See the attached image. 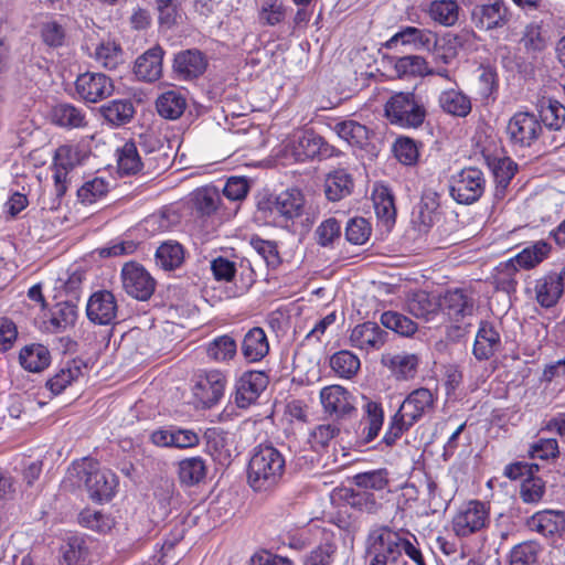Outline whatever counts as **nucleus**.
Returning <instances> with one entry per match:
<instances>
[{"label": "nucleus", "mask_w": 565, "mask_h": 565, "mask_svg": "<svg viewBox=\"0 0 565 565\" xmlns=\"http://www.w3.org/2000/svg\"><path fill=\"white\" fill-rule=\"evenodd\" d=\"M334 147L328 145L322 137L312 130L296 132L287 146V152L298 162L334 156Z\"/></svg>", "instance_id": "7"}, {"label": "nucleus", "mask_w": 565, "mask_h": 565, "mask_svg": "<svg viewBox=\"0 0 565 565\" xmlns=\"http://www.w3.org/2000/svg\"><path fill=\"white\" fill-rule=\"evenodd\" d=\"M52 121L63 128L78 129L87 126L86 115L83 109L63 103L53 107Z\"/></svg>", "instance_id": "32"}, {"label": "nucleus", "mask_w": 565, "mask_h": 565, "mask_svg": "<svg viewBox=\"0 0 565 565\" xmlns=\"http://www.w3.org/2000/svg\"><path fill=\"white\" fill-rule=\"evenodd\" d=\"M330 366L340 377L351 379L360 370L361 362L351 351L341 350L331 356Z\"/></svg>", "instance_id": "50"}, {"label": "nucleus", "mask_w": 565, "mask_h": 565, "mask_svg": "<svg viewBox=\"0 0 565 565\" xmlns=\"http://www.w3.org/2000/svg\"><path fill=\"white\" fill-rule=\"evenodd\" d=\"M206 466L202 458H186L179 463L180 481L186 486L199 483L205 478Z\"/></svg>", "instance_id": "52"}, {"label": "nucleus", "mask_w": 565, "mask_h": 565, "mask_svg": "<svg viewBox=\"0 0 565 565\" xmlns=\"http://www.w3.org/2000/svg\"><path fill=\"white\" fill-rule=\"evenodd\" d=\"M324 413L337 419L350 417L356 409L354 397L341 385H329L320 391Z\"/></svg>", "instance_id": "14"}, {"label": "nucleus", "mask_w": 565, "mask_h": 565, "mask_svg": "<svg viewBox=\"0 0 565 565\" xmlns=\"http://www.w3.org/2000/svg\"><path fill=\"white\" fill-rule=\"evenodd\" d=\"M519 269L520 267L512 258L500 263L495 267L494 274L497 288L507 292L514 291L518 284L516 276L519 274Z\"/></svg>", "instance_id": "54"}, {"label": "nucleus", "mask_w": 565, "mask_h": 565, "mask_svg": "<svg viewBox=\"0 0 565 565\" xmlns=\"http://www.w3.org/2000/svg\"><path fill=\"white\" fill-rule=\"evenodd\" d=\"M226 382V375L218 370L200 373L192 388L193 396L203 408H211L223 397Z\"/></svg>", "instance_id": "10"}, {"label": "nucleus", "mask_w": 565, "mask_h": 565, "mask_svg": "<svg viewBox=\"0 0 565 565\" xmlns=\"http://www.w3.org/2000/svg\"><path fill=\"white\" fill-rule=\"evenodd\" d=\"M268 385V376L262 371H247L236 383L235 403L239 408H246L257 401Z\"/></svg>", "instance_id": "17"}, {"label": "nucleus", "mask_w": 565, "mask_h": 565, "mask_svg": "<svg viewBox=\"0 0 565 565\" xmlns=\"http://www.w3.org/2000/svg\"><path fill=\"white\" fill-rule=\"evenodd\" d=\"M191 201L200 215L210 216L221 203L220 191L215 186L199 188L191 194Z\"/></svg>", "instance_id": "44"}, {"label": "nucleus", "mask_w": 565, "mask_h": 565, "mask_svg": "<svg viewBox=\"0 0 565 565\" xmlns=\"http://www.w3.org/2000/svg\"><path fill=\"white\" fill-rule=\"evenodd\" d=\"M156 108L161 117L170 120L178 119L186 108L185 96L179 90H167L158 96Z\"/></svg>", "instance_id": "34"}, {"label": "nucleus", "mask_w": 565, "mask_h": 565, "mask_svg": "<svg viewBox=\"0 0 565 565\" xmlns=\"http://www.w3.org/2000/svg\"><path fill=\"white\" fill-rule=\"evenodd\" d=\"M78 317L77 306L72 301L57 302L49 320L52 332H61L75 324Z\"/></svg>", "instance_id": "43"}, {"label": "nucleus", "mask_w": 565, "mask_h": 565, "mask_svg": "<svg viewBox=\"0 0 565 565\" xmlns=\"http://www.w3.org/2000/svg\"><path fill=\"white\" fill-rule=\"evenodd\" d=\"M535 299L543 308L557 305L564 294V286L559 281L557 271H548L537 278L534 285Z\"/></svg>", "instance_id": "22"}, {"label": "nucleus", "mask_w": 565, "mask_h": 565, "mask_svg": "<svg viewBox=\"0 0 565 565\" xmlns=\"http://www.w3.org/2000/svg\"><path fill=\"white\" fill-rule=\"evenodd\" d=\"M354 188L352 175L345 169H335L326 175L323 190L331 202H339L349 196Z\"/></svg>", "instance_id": "28"}, {"label": "nucleus", "mask_w": 565, "mask_h": 565, "mask_svg": "<svg viewBox=\"0 0 565 565\" xmlns=\"http://www.w3.org/2000/svg\"><path fill=\"white\" fill-rule=\"evenodd\" d=\"M72 484L85 488L89 498L97 501L109 500L115 493L116 476L109 470L100 469L97 461L84 459L68 469Z\"/></svg>", "instance_id": "3"}, {"label": "nucleus", "mask_w": 565, "mask_h": 565, "mask_svg": "<svg viewBox=\"0 0 565 565\" xmlns=\"http://www.w3.org/2000/svg\"><path fill=\"white\" fill-rule=\"evenodd\" d=\"M444 309L450 320L461 322L472 317L473 299L461 289L449 290L444 297Z\"/></svg>", "instance_id": "25"}, {"label": "nucleus", "mask_w": 565, "mask_h": 565, "mask_svg": "<svg viewBox=\"0 0 565 565\" xmlns=\"http://www.w3.org/2000/svg\"><path fill=\"white\" fill-rule=\"evenodd\" d=\"M237 342L230 334L214 338L206 343L205 352L209 360L216 363H227L237 355Z\"/></svg>", "instance_id": "33"}, {"label": "nucleus", "mask_w": 565, "mask_h": 565, "mask_svg": "<svg viewBox=\"0 0 565 565\" xmlns=\"http://www.w3.org/2000/svg\"><path fill=\"white\" fill-rule=\"evenodd\" d=\"M550 36L540 23L532 22L524 28L520 43L532 56L542 53L548 45Z\"/></svg>", "instance_id": "40"}, {"label": "nucleus", "mask_w": 565, "mask_h": 565, "mask_svg": "<svg viewBox=\"0 0 565 565\" xmlns=\"http://www.w3.org/2000/svg\"><path fill=\"white\" fill-rule=\"evenodd\" d=\"M383 363L399 380L414 379L419 365V358L413 353H398L383 358Z\"/></svg>", "instance_id": "36"}, {"label": "nucleus", "mask_w": 565, "mask_h": 565, "mask_svg": "<svg viewBox=\"0 0 565 565\" xmlns=\"http://www.w3.org/2000/svg\"><path fill=\"white\" fill-rule=\"evenodd\" d=\"M541 545L526 541L515 545L510 552L509 565H536Z\"/></svg>", "instance_id": "58"}, {"label": "nucleus", "mask_w": 565, "mask_h": 565, "mask_svg": "<svg viewBox=\"0 0 565 565\" xmlns=\"http://www.w3.org/2000/svg\"><path fill=\"white\" fill-rule=\"evenodd\" d=\"M552 245L543 239L524 247L512 259L522 269H533L550 257Z\"/></svg>", "instance_id": "30"}, {"label": "nucleus", "mask_w": 565, "mask_h": 565, "mask_svg": "<svg viewBox=\"0 0 565 565\" xmlns=\"http://www.w3.org/2000/svg\"><path fill=\"white\" fill-rule=\"evenodd\" d=\"M286 8L280 0H264L258 9L262 25L275 26L286 18Z\"/></svg>", "instance_id": "59"}, {"label": "nucleus", "mask_w": 565, "mask_h": 565, "mask_svg": "<svg viewBox=\"0 0 565 565\" xmlns=\"http://www.w3.org/2000/svg\"><path fill=\"white\" fill-rule=\"evenodd\" d=\"M207 67V58L198 49L184 50L175 54L173 72L181 79L189 81L200 77Z\"/></svg>", "instance_id": "20"}, {"label": "nucleus", "mask_w": 565, "mask_h": 565, "mask_svg": "<svg viewBox=\"0 0 565 565\" xmlns=\"http://www.w3.org/2000/svg\"><path fill=\"white\" fill-rule=\"evenodd\" d=\"M487 180L478 168H465L450 179L449 193L460 204L477 202L486 190Z\"/></svg>", "instance_id": "6"}, {"label": "nucleus", "mask_w": 565, "mask_h": 565, "mask_svg": "<svg viewBox=\"0 0 565 565\" xmlns=\"http://www.w3.org/2000/svg\"><path fill=\"white\" fill-rule=\"evenodd\" d=\"M388 333L376 322L365 321L356 324L350 332L349 343L351 347L366 353L381 350Z\"/></svg>", "instance_id": "16"}, {"label": "nucleus", "mask_w": 565, "mask_h": 565, "mask_svg": "<svg viewBox=\"0 0 565 565\" xmlns=\"http://www.w3.org/2000/svg\"><path fill=\"white\" fill-rule=\"evenodd\" d=\"M75 90L79 99L96 104L113 95L114 81L104 73L85 72L77 76Z\"/></svg>", "instance_id": "9"}, {"label": "nucleus", "mask_w": 565, "mask_h": 565, "mask_svg": "<svg viewBox=\"0 0 565 565\" xmlns=\"http://www.w3.org/2000/svg\"><path fill=\"white\" fill-rule=\"evenodd\" d=\"M384 423V411L380 403L369 401L364 405V416L362 419V438L364 443H371L374 440L383 426Z\"/></svg>", "instance_id": "38"}, {"label": "nucleus", "mask_w": 565, "mask_h": 565, "mask_svg": "<svg viewBox=\"0 0 565 565\" xmlns=\"http://www.w3.org/2000/svg\"><path fill=\"white\" fill-rule=\"evenodd\" d=\"M430 19L444 26H452L459 19V6L455 0H434L428 8Z\"/></svg>", "instance_id": "47"}, {"label": "nucleus", "mask_w": 565, "mask_h": 565, "mask_svg": "<svg viewBox=\"0 0 565 565\" xmlns=\"http://www.w3.org/2000/svg\"><path fill=\"white\" fill-rule=\"evenodd\" d=\"M306 207V199L299 189H288L279 193L271 211L282 216L286 221H292L300 217Z\"/></svg>", "instance_id": "23"}, {"label": "nucleus", "mask_w": 565, "mask_h": 565, "mask_svg": "<svg viewBox=\"0 0 565 565\" xmlns=\"http://www.w3.org/2000/svg\"><path fill=\"white\" fill-rule=\"evenodd\" d=\"M121 282L124 290L140 301L148 300L154 292L156 280L138 263L130 262L121 269Z\"/></svg>", "instance_id": "11"}, {"label": "nucleus", "mask_w": 565, "mask_h": 565, "mask_svg": "<svg viewBox=\"0 0 565 565\" xmlns=\"http://www.w3.org/2000/svg\"><path fill=\"white\" fill-rule=\"evenodd\" d=\"M381 323L403 337H412L417 331V324L412 319L396 311L383 312Z\"/></svg>", "instance_id": "55"}, {"label": "nucleus", "mask_w": 565, "mask_h": 565, "mask_svg": "<svg viewBox=\"0 0 565 565\" xmlns=\"http://www.w3.org/2000/svg\"><path fill=\"white\" fill-rule=\"evenodd\" d=\"M489 164L497 184L495 196H502L518 170V164L509 157L494 158Z\"/></svg>", "instance_id": "42"}, {"label": "nucleus", "mask_w": 565, "mask_h": 565, "mask_svg": "<svg viewBox=\"0 0 565 565\" xmlns=\"http://www.w3.org/2000/svg\"><path fill=\"white\" fill-rule=\"evenodd\" d=\"M92 56L100 66L114 70L122 62V50L115 41H103Z\"/></svg>", "instance_id": "49"}, {"label": "nucleus", "mask_w": 565, "mask_h": 565, "mask_svg": "<svg viewBox=\"0 0 565 565\" xmlns=\"http://www.w3.org/2000/svg\"><path fill=\"white\" fill-rule=\"evenodd\" d=\"M163 53L160 46H154L140 55L135 62L136 76L145 82L159 79L162 74Z\"/></svg>", "instance_id": "24"}, {"label": "nucleus", "mask_w": 565, "mask_h": 565, "mask_svg": "<svg viewBox=\"0 0 565 565\" xmlns=\"http://www.w3.org/2000/svg\"><path fill=\"white\" fill-rule=\"evenodd\" d=\"M185 257L184 247L177 241H166L160 244L156 252V262L164 270L179 268Z\"/></svg>", "instance_id": "39"}, {"label": "nucleus", "mask_w": 565, "mask_h": 565, "mask_svg": "<svg viewBox=\"0 0 565 565\" xmlns=\"http://www.w3.org/2000/svg\"><path fill=\"white\" fill-rule=\"evenodd\" d=\"M436 43H431L427 52L430 53L435 64L449 65L458 55V50L462 46V38L458 34L446 33L438 36L435 33Z\"/></svg>", "instance_id": "26"}, {"label": "nucleus", "mask_w": 565, "mask_h": 565, "mask_svg": "<svg viewBox=\"0 0 565 565\" xmlns=\"http://www.w3.org/2000/svg\"><path fill=\"white\" fill-rule=\"evenodd\" d=\"M354 484L366 491H382L388 483V472L386 469H376L358 473L353 477Z\"/></svg>", "instance_id": "56"}, {"label": "nucleus", "mask_w": 565, "mask_h": 565, "mask_svg": "<svg viewBox=\"0 0 565 565\" xmlns=\"http://www.w3.org/2000/svg\"><path fill=\"white\" fill-rule=\"evenodd\" d=\"M431 43H436L435 32L416 26L402 28L387 42L386 47L395 49L398 44L409 46L415 51H428Z\"/></svg>", "instance_id": "21"}, {"label": "nucleus", "mask_w": 565, "mask_h": 565, "mask_svg": "<svg viewBox=\"0 0 565 565\" xmlns=\"http://www.w3.org/2000/svg\"><path fill=\"white\" fill-rule=\"evenodd\" d=\"M117 168L121 175L137 174L142 170L143 163L135 142H126L118 149Z\"/></svg>", "instance_id": "48"}, {"label": "nucleus", "mask_w": 565, "mask_h": 565, "mask_svg": "<svg viewBox=\"0 0 565 565\" xmlns=\"http://www.w3.org/2000/svg\"><path fill=\"white\" fill-rule=\"evenodd\" d=\"M525 525L544 537H559L565 532V513L556 510H543L530 516Z\"/></svg>", "instance_id": "18"}, {"label": "nucleus", "mask_w": 565, "mask_h": 565, "mask_svg": "<svg viewBox=\"0 0 565 565\" xmlns=\"http://www.w3.org/2000/svg\"><path fill=\"white\" fill-rule=\"evenodd\" d=\"M371 225L364 217H353L345 226V238L354 245H363L370 238Z\"/></svg>", "instance_id": "64"}, {"label": "nucleus", "mask_w": 565, "mask_h": 565, "mask_svg": "<svg viewBox=\"0 0 565 565\" xmlns=\"http://www.w3.org/2000/svg\"><path fill=\"white\" fill-rule=\"evenodd\" d=\"M88 557L89 546L82 535L68 536L61 546V565H85Z\"/></svg>", "instance_id": "29"}, {"label": "nucleus", "mask_w": 565, "mask_h": 565, "mask_svg": "<svg viewBox=\"0 0 565 565\" xmlns=\"http://www.w3.org/2000/svg\"><path fill=\"white\" fill-rule=\"evenodd\" d=\"M502 349L499 331L489 321H481L477 331L472 354L478 361H488Z\"/></svg>", "instance_id": "19"}, {"label": "nucleus", "mask_w": 565, "mask_h": 565, "mask_svg": "<svg viewBox=\"0 0 565 565\" xmlns=\"http://www.w3.org/2000/svg\"><path fill=\"white\" fill-rule=\"evenodd\" d=\"M408 532L374 524L366 536L367 565H397L407 555L416 565H426L422 552L408 539Z\"/></svg>", "instance_id": "1"}, {"label": "nucleus", "mask_w": 565, "mask_h": 565, "mask_svg": "<svg viewBox=\"0 0 565 565\" xmlns=\"http://www.w3.org/2000/svg\"><path fill=\"white\" fill-rule=\"evenodd\" d=\"M437 395L426 387L412 391L403 401L397 412L413 425L435 412Z\"/></svg>", "instance_id": "13"}, {"label": "nucleus", "mask_w": 565, "mask_h": 565, "mask_svg": "<svg viewBox=\"0 0 565 565\" xmlns=\"http://www.w3.org/2000/svg\"><path fill=\"white\" fill-rule=\"evenodd\" d=\"M108 190L109 184L105 179L94 178L77 190V196L83 204L89 205L103 199Z\"/></svg>", "instance_id": "60"}, {"label": "nucleus", "mask_w": 565, "mask_h": 565, "mask_svg": "<svg viewBox=\"0 0 565 565\" xmlns=\"http://www.w3.org/2000/svg\"><path fill=\"white\" fill-rule=\"evenodd\" d=\"M284 455L271 445L254 448L247 468L248 484L255 491H266L275 487L285 472Z\"/></svg>", "instance_id": "2"}, {"label": "nucleus", "mask_w": 565, "mask_h": 565, "mask_svg": "<svg viewBox=\"0 0 565 565\" xmlns=\"http://www.w3.org/2000/svg\"><path fill=\"white\" fill-rule=\"evenodd\" d=\"M345 502L360 512L376 514L382 509V502L371 491L358 488V490H347Z\"/></svg>", "instance_id": "45"}, {"label": "nucleus", "mask_w": 565, "mask_h": 565, "mask_svg": "<svg viewBox=\"0 0 565 565\" xmlns=\"http://www.w3.org/2000/svg\"><path fill=\"white\" fill-rule=\"evenodd\" d=\"M441 109L452 116L466 117L471 111L470 98L458 89H446L440 93L438 98Z\"/></svg>", "instance_id": "37"}, {"label": "nucleus", "mask_w": 565, "mask_h": 565, "mask_svg": "<svg viewBox=\"0 0 565 565\" xmlns=\"http://www.w3.org/2000/svg\"><path fill=\"white\" fill-rule=\"evenodd\" d=\"M543 127L537 116L530 111H518L509 120L507 135L514 147L530 148L541 137Z\"/></svg>", "instance_id": "8"}, {"label": "nucleus", "mask_w": 565, "mask_h": 565, "mask_svg": "<svg viewBox=\"0 0 565 565\" xmlns=\"http://www.w3.org/2000/svg\"><path fill=\"white\" fill-rule=\"evenodd\" d=\"M373 201L377 218L390 228L396 217L393 195L386 189H382L375 193Z\"/></svg>", "instance_id": "53"}, {"label": "nucleus", "mask_w": 565, "mask_h": 565, "mask_svg": "<svg viewBox=\"0 0 565 565\" xmlns=\"http://www.w3.org/2000/svg\"><path fill=\"white\" fill-rule=\"evenodd\" d=\"M78 521L83 526L99 533L108 532L114 525V520L109 515L93 509L83 510Z\"/></svg>", "instance_id": "61"}, {"label": "nucleus", "mask_w": 565, "mask_h": 565, "mask_svg": "<svg viewBox=\"0 0 565 565\" xmlns=\"http://www.w3.org/2000/svg\"><path fill=\"white\" fill-rule=\"evenodd\" d=\"M333 130L349 145L359 148H363L370 137V131L366 126L351 119L337 122Z\"/></svg>", "instance_id": "41"}, {"label": "nucleus", "mask_w": 565, "mask_h": 565, "mask_svg": "<svg viewBox=\"0 0 565 565\" xmlns=\"http://www.w3.org/2000/svg\"><path fill=\"white\" fill-rule=\"evenodd\" d=\"M490 523V505L470 500L460 505L452 518L451 527L458 537H468L486 529Z\"/></svg>", "instance_id": "5"}, {"label": "nucleus", "mask_w": 565, "mask_h": 565, "mask_svg": "<svg viewBox=\"0 0 565 565\" xmlns=\"http://www.w3.org/2000/svg\"><path fill=\"white\" fill-rule=\"evenodd\" d=\"M545 491V482L541 478L529 477L522 481L519 497L526 504H537Z\"/></svg>", "instance_id": "62"}, {"label": "nucleus", "mask_w": 565, "mask_h": 565, "mask_svg": "<svg viewBox=\"0 0 565 565\" xmlns=\"http://www.w3.org/2000/svg\"><path fill=\"white\" fill-rule=\"evenodd\" d=\"M82 375L81 366L75 362H67L53 377L46 382L47 388L54 394H61L68 385Z\"/></svg>", "instance_id": "51"}, {"label": "nucleus", "mask_w": 565, "mask_h": 565, "mask_svg": "<svg viewBox=\"0 0 565 565\" xmlns=\"http://www.w3.org/2000/svg\"><path fill=\"white\" fill-rule=\"evenodd\" d=\"M241 352L248 362H259L269 352V342L263 328L254 327L243 337Z\"/></svg>", "instance_id": "27"}, {"label": "nucleus", "mask_w": 565, "mask_h": 565, "mask_svg": "<svg viewBox=\"0 0 565 565\" xmlns=\"http://www.w3.org/2000/svg\"><path fill=\"white\" fill-rule=\"evenodd\" d=\"M394 68L398 77L425 76V73H429L427 61L419 55H406L397 58Z\"/></svg>", "instance_id": "57"}, {"label": "nucleus", "mask_w": 565, "mask_h": 565, "mask_svg": "<svg viewBox=\"0 0 565 565\" xmlns=\"http://www.w3.org/2000/svg\"><path fill=\"white\" fill-rule=\"evenodd\" d=\"M19 360L24 370L39 373L50 365L51 353L43 344H30L20 351Z\"/></svg>", "instance_id": "31"}, {"label": "nucleus", "mask_w": 565, "mask_h": 565, "mask_svg": "<svg viewBox=\"0 0 565 565\" xmlns=\"http://www.w3.org/2000/svg\"><path fill=\"white\" fill-rule=\"evenodd\" d=\"M99 111L107 122L119 127L128 124L132 119L135 107L129 99H114L103 105Z\"/></svg>", "instance_id": "35"}, {"label": "nucleus", "mask_w": 565, "mask_h": 565, "mask_svg": "<svg viewBox=\"0 0 565 565\" xmlns=\"http://www.w3.org/2000/svg\"><path fill=\"white\" fill-rule=\"evenodd\" d=\"M117 313L118 302L111 291L102 289L89 296L86 303V316L94 324H114L117 320Z\"/></svg>", "instance_id": "12"}, {"label": "nucleus", "mask_w": 565, "mask_h": 565, "mask_svg": "<svg viewBox=\"0 0 565 565\" xmlns=\"http://www.w3.org/2000/svg\"><path fill=\"white\" fill-rule=\"evenodd\" d=\"M407 311L416 318L430 320L439 311V303L425 291L413 294L406 302Z\"/></svg>", "instance_id": "46"}, {"label": "nucleus", "mask_w": 565, "mask_h": 565, "mask_svg": "<svg viewBox=\"0 0 565 565\" xmlns=\"http://www.w3.org/2000/svg\"><path fill=\"white\" fill-rule=\"evenodd\" d=\"M510 18L511 13L503 0L477 4L471 11L472 23L477 29L484 31L503 28Z\"/></svg>", "instance_id": "15"}, {"label": "nucleus", "mask_w": 565, "mask_h": 565, "mask_svg": "<svg viewBox=\"0 0 565 565\" xmlns=\"http://www.w3.org/2000/svg\"><path fill=\"white\" fill-rule=\"evenodd\" d=\"M317 243L322 247H331L340 239L341 225L334 217L324 220L315 231Z\"/></svg>", "instance_id": "63"}, {"label": "nucleus", "mask_w": 565, "mask_h": 565, "mask_svg": "<svg viewBox=\"0 0 565 565\" xmlns=\"http://www.w3.org/2000/svg\"><path fill=\"white\" fill-rule=\"evenodd\" d=\"M384 115L391 125L405 128H419L427 116L423 98L414 92H397L384 105Z\"/></svg>", "instance_id": "4"}]
</instances>
